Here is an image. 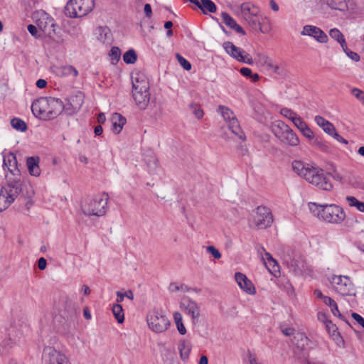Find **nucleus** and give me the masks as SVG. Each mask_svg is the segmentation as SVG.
Masks as SVG:
<instances>
[{"label": "nucleus", "mask_w": 364, "mask_h": 364, "mask_svg": "<svg viewBox=\"0 0 364 364\" xmlns=\"http://www.w3.org/2000/svg\"><path fill=\"white\" fill-rule=\"evenodd\" d=\"M26 198H31L33 190L29 184L22 183L20 179L9 181L0 191V212L8 208L14 203L20 193Z\"/></svg>", "instance_id": "1"}, {"label": "nucleus", "mask_w": 364, "mask_h": 364, "mask_svg": "<svg viewBox=\"0 0 364 364\" xmlns=\"http://www.w3.org/2000/svg\"><path fill=\"white\" fill-rule=\"evenodd\" d=\"M63 109V102L52 97H40L31 105L33 114L43 120L56 118L62 112Z\"/></svg>", "instance_id": "2"}, {"label": "nucleus", "mask_w": 364, "mask_h": 364, "mask_svg": "<svg viewBox=\"0 0 364 364\" xmlns=\"http://www.w3.org/2000/svg\"><path fill=\"white\" fill-rule=\"evenodd\" d=\"M309 209L314 216L319 220L333 224H340L346 218L343 209L336 204H318L309 203Z\"/></svg>", "instance_id": "3"}, {"label": "nucleus", "mask_w": 364, "mask_h": 364, "mask_svg": "<svg viewBox=\"0 0 364 364\" xmlns=\"http://www.w3.org/2000/svg\"><path fill=\"white\" fill-rule=\"evenodd\" d=\"M284 264L295 275H310L312 268L304 255L294 250L287 248L282 256Z\"/></svg>", "instance_id": "4"}, {"label": "nucleus", "mask_w": 364, "mask_h": 364, "mask_svg": "<svg viewBox=\"0 0 364 364\" xmlns=\"http://www.w3.org/2000/svg\"><path fill=\"white\" fill-rule=\"evenodd\" d=\"M109 200L107 193H102L94 196L87 198L81 205L82 210L87 215L102 216L106 213V208Z\"/></svg>", "instance_id": "5"}, {"label": "nucleus", "mask_w": 364, "mask_h": 364, "mask_svg": "<svg viewBox=\"0 0 364 364\" xmlns=\"http://www.w3.org/2000/svg\"><path fill=\"white\" fill-rule=\"evenodd\" d=\"M94 7V0H70L65 14L70 18H79L87 14Z\"/></svg>", "instance_id": "6"}, {"label": "nucleus", "mask_w": 364, "mask_h": 364, "mask_svg": "<svg viewBox=\"0 0 364 364\" xmlns=\"http://www.w3.org/2000/svg\"><path fill=\"white\" fill-rule=\"evenodd\" d=\"M218 111L227 123L228 127L232 134H234L237 139L245 140L246 136L242 130L239 122L233 112L223 105L218 107Z\"/></svg>", "instance_id": "7"}, {"label": "nucleus", "mask_w": 364, "mask_h": 364, "mask_svg": "<svg viewBox=\"0 0 364 364\" xmlns=\"http://www.w3.org/2000/svg\"><path fill=\"white\" fill-rule=\"evenodd\" d=\"M312 168L313 169L309 172V174H307V177L305 180L321 190L326 191H331L333 188V185L323 170L318 169L314 166Z\"/></svg>", "instance_id": "8"}, {"label": "nucleus", "mask_w": 364, "mask_h": 364, "mask_svg": "<svg viewBox=\"0 0 364 364\" xmlns=\"http://www.w3.org/2000/svg\"><path fill=\"white\" fill-rule=\"evenodd\" d=\"M147 323L150 329L158 333L164 332L170 326L167 316L158 311H151L147 315Z\"/></svg>", "instance_id": "9"}, {"label": "nucleus", "mask_w": 364, "mask_h": 364, "mask_svg": "<svg viewBox=\"0 0 364 364\" xmlns=\"http://www.w3.org/2000/svg\"><path fill=\"white\" fill-rule=\"evenodd\" d=\"M334 289L342 296L355 295L354 285L348 276L334 275L331 279Z\"/></svg>", "instance_id": "10"}, {"label": "nucleus", "mask_w": 364, "mask_h": 364, "mask_svg": "<svg viewBox=\"0 0 364 364\" xmlns=\"http://www.w3.org/2000/svg\"><path fill=\"white\" fill-rule=\"evenodd\" d=\"M42 361L43 364H71L65 355L50 346L43 348Z\"/></svg>", "instance_id": "11"}, {"label": "nucleus", "mask_w": 364, "mask_h": 364, "mask_svg": "<svg viewBox=\"0 0 364 364\" xmlns=\"http://www.w3.org/2000/svg\"><path fill=\"white\" fill-rule=\"evenodd\" d=\"M258 257L263 262L268 271L275 277L280 275L279 266L277 261L264 248L259 245L255 246Z\"/></svg>", "instance_id": "12"}, {"label": "nucleus", "mask_w": 364, "mask_h": 364, "mask_svg": "<svg viewBox=\"0 0 364 364\" xmlns=\"http://www.w3.org/2000/svg\"><path fill=\"white\" fill-rule=\"evenodd\" d=\"M273 216L269 208L258 206L254 216V223L258 229H265L271 225Z\"/></svg>", "instance_id": "13"}, {"label": "nucleus", "mask_w": 364, "mask_h": 364, "mask_svg": "<svg viewBox=\"0 0 364 364\" xmlns=\"http://www.w3.org/2000/svg\"><path fill=\"white\" fill-rule=\"evenodd\" d=\"M33 19L36 23L39 30L44 33H50V31H53L52 28L54 26L53 19L45 11H38L33 14Z\"/></svg>", "instance_id": "14"}, {"label": "nucleus", "mask_w": 364, "mask_h": 364, "mask_svg": "<svg viewBox=\"0 0 364 364\" xmlns=\"http://www.w3.org/2000/svg\"><path fill=\"white\" fill-rule=\"evenodd\" d=\"M302 36L313 37L316 41L321 43H326L328 41V36L318 27L311 25H306L301 32Z\"/></svg>", "instance_id": "15"}, {"label": "nucleus", "mask_w": 364, "mask_h": 364, "mask_svg": "<svg viewBox=\"0 0 364 364\" xmlns=\"http://www.w3.org/2000/svg\"><path fill=\"white\" fill-rule=\"evenodd\" d=\"M252 30L259 31L262 33H267L271 30V26L266 18L257 16L252 7Z\"/></svg>", "instance_id": "16"}, {"label": "nucleus", "mask_w": 364, "mask_h": 364, "mask_svg": "<svg viewBox=\"0 0 364 364\" xmlns=\"http://www.w3.org/2000/svg\"><path fill=\"white\" fill-rule=\"evenodd\" d=\"M223 48L229 55L238 61L250 63L248 55H245V52L242 49L236 47L230 41L225 42L223 43Z\"/></svg>", "instance_id": "17"}, {"label": "nucleus", "mask_w": 364, "mask_h": 364, "mask_svg": "<svg viewBox=\"0 0 364 364\" xmlns=\"http://www.w3.org/2000/svg\"><path fill=\"white\" fill-rule=\"evenodd\" d=\"M132 90L148 91L149 90V82L147 77L143 73L136 72L132 76Z\"/></svg>", "instance_id": "18"}, {"label": "nucleus", "mask_w": 364, "mask_h": 364, "mask_svg": "<svg viewBox=\"0 0 364 364\" xmlns=\"http://www.w3.org/2000/svg\"><path fill=\"white\" fill-rule=\"evenodd\" d=\"M181 305L193 320H197L199 318L200 308L196 301L188 297H185L182 299Z\"/></svg>", "instance_id": "19"}, {"label": "nucleus", "mask_w": 364, "mask_h": 364, "mask_svg": "<svg viewBox=\"0 0 364 364\" xmlns=\"http://www.w3.org/2000/svg\"><path fill=\"white\" fill-rule=\"evenodd\" d=\"M132 95L136 104L140 109H144L147 107L150 97L149 90L144 92L132 90Z\"/></svg>", "instance_id": "20"}, {"label": "nucleus", "mask_w": 364, "mask_h": 364, "mask_svg": "<svg viewBox=\"0 0 364 364\" xmlns=\"http://www.w3.org/2000/svg\"><path fill=\"white\" fill-rule=\"evenodd\" d=\"M272 70V73L276 77L279 79H287L290 77V72L286 63L282 62L278 65L270 66L268 70Z\"/></svg>", "instance_id": "21"}, {"label": "nucleus", "mask_w": 364, "mask_h": 364, "mask_svg": "<svg viewBox=\"0 0 364 364\" xmlns=\"http://www.w3.org/2000/svg\"><path fill=\"white\" fill-rule=\"evenodd\" d=\"M3 166L4 168H7L14 176L19 172L17 169V160L13 153H9L4 156Z\"/></svg>", "instance_id": "22"}, {"label": "nucleus", "mask_w": 364, "mask_h": 364, "mask_svg": "<svg viewBox=\"0 0 364 364\" xmlns=\"http://www.w3.org/2000/svg\"><path fill=\"white\" fill-rule=\"evenodd\" d=\"M313 166H311L309 164H305L301 161H294L292 162V168L293 171L299 176L306 178L307 174L309 172L311 171Z\"/></svg>", "instance_id": "23"}, {"label": "nucleus", "mask_w": 364, "mask_h": 364, "mask_svg": "<svg viewBox=\"0 0 364 364\" xmlns=\"http://www.w3.org/2000/svg\"><path fill=\"white\" fill-rule=\"evenodd\" d=\"M270 128L274 136L280 140L290 127L283 121L276 120L272 123Z\"/></svg>", "instance_id": "24"}, {"label": "nucleus", "mask_w": 364, "mask_h": 364, "mask_svg": "<svg viewBox=\"0 0 364 364\" xmlns=\"http://www.w3.org/2000/svg\"><path fill=\"white\" fill-rule=\"evenodd\" d=\"M280 141L291 146H296L299 144V139L298 136L291 128L284 133V135L281 138Z\"/></svg>", "instance_id": "25"}, {"label": "nucleus", "mask_w": 364, "mask_h": 364, "mask_svg": "<svg viewBox=\"0 0 364 364\" xmlns=\"http://www.w3.org/2000/svg\"><path fill=\"white\" fill-rule=\"evenodd\" d=\"M26 165L31 176L36 177L40 176L41 169L39 167V158L38 156L28 157L26 160Z\"/></svg>", "instance_id": "26"}, {"label": "nucleus", "mask_w": 364, "mask_h": 364, "mask_svg": "<svg viewBox=\"0 0 364 364\" xmlns=\"http://www.w3.org/2000/svg\"><path fill=\"white\" fill-rule=\"evenodd\" d=\"M97 38L102 43H110L112 35L110 29L107 26H100L97 29Z\"/></svg>", "instance_id": "27"}, {"label": "nucleus", "mask_w": 364, "mask_h": 364, "mask_svg": "<svg viewBox=\"0 0 364 364\" xmlns=\"http://www.w3.org/2000/svg\"><path fill=\"white\" fill-rule=\"evenodd\" d=\"M84 94L81 92H77L76 93L70 95L68 98V101L70 102V105L73 106L74 110H80L83 102H84Z\"/></svg>", "instance_id": "28"}, {"label": "nucleus", "mask_w": 364, "mask_h": 364, "mask_svg": "<svg viewBox=\"0 0 364 364\" xmlns=\"http://www.w3.org/2000/svg\"><path fill=\"white\" fill-rule=\"evenodd\" d=\"M223 23L230 28L234 29L236 32L244 34L242 28L237 23V22L226 12L221 14Z\"/></svg>", "instance_id": "29"}, {"label": "nucleus", "mask_w": 364, "mask_h": 364, "mask_svg": "<svg viewBox=\"0 0 364 364\" xmlns=\"http://www.w3.org/2000/svg\"><path fill=\"white\" fill-rule=\"evenodd\" d=\"M314 120L317 125L321 127L323 130L328 135L335 131L336 128L334 125L329 121L324 119L323 117L317 115L315 117Z\"/></svg>", "instance_id": "30"}, {"label": "nucleus", "mask_w": 364, "mask_h": 364, "mask_svg": "<svg viewBox=\"0 0 364 364\" xmlns=\"http://www.w3.org/2000/svg\"><path fill=\"white\" fill-rule=\"evenodd\" d=\"M112 129L119 134L126 123V119L119 113H114L112 117Z\"/></svg>", "instance_id": "31"}, {"label": "nucleus", "mask_w": 364, "mask_h": 364, "mask_svg": "<svg viewBox=\"0 0 364 364\" xmlns=\"http://www.w3.org/2000/svg\"><path fill=\"white\" fill-rule=\"evenodd\" d=\"M235 279L238 286L247 294H250V280L247 276L241 272H236Z\"/></svg>", "instance_id": "32"}, {"label": "nucleus", "mask_w": 364, "mask_h": 364, "mask_svg": "<svg viewBox=\"0 0 364 364\" xmlns=\"http://www.w3.org/2000/svg\"><path fill=\"white\" fill-rule=\"evenodd\" d=\"M323 303L331 308V311L335 316L338 317L340 319L345 321L346 323L349 324L348 321L346 320L344 316L340 313L337 304L333 299L331 297H324Z\"/></svg>", "instance_id": "33"}, {"label": "nucleus", "mask_w": 364, "mask_h": 364, "mask_svg": "<svg viewBox=\"0 0 364 364\" xmlns=\"http://www.w3.org/2000/svg\"><path fill=\"white\" fill-rule=\"evenodd\" d=\"M254 62L257 66L264 67L267 70L272 66V60L267 55L259 53L255 54Z\"/></svg>", "instance_id": "34"}, {"label": "nucleus", "mask_w": 364, "mask_h": 364, "mask_svg": "<svg viewBox=\"0 0 364 364\" xmlns=\"http://www.w3.org/2000/svg\"><path fill=\"white\" fill-rule=\"evenodd\" d=\"M311 144L322 151L328 152L330 151L328 143L318 136L314 138Z\"/></svg>", "instance_id": "35"}, {"label": "nucleus", "mask_w": 364, "mask_h": 364, "mask_svg": "<svg viewBox=\"0 0 364 364\" xmlns=\"http://www.w3.org/2000/svg\"><path fill=\"white\" fill-rule=\"evenodd\" d=\"M327 4L335 10L345 11L348 8L346 0H327Z\"/></svg>", "instance_id": "36"}, {"label": "nucleus", "mask_w": 364, "mask_h": 364, "mask_svg": "<svg viewBox=\"0 0 364 364\" xmlns=\"http://www.w3.org/2000/svg\"><path fill=\"white\" fill-rule=\"evenodd\" d=\"M200 9L205 14V11L215 13L217 10L215 4L211 0H200Z\"/></svg>", "instance_id": "37"}, {"label": "nucleus", "mask_w": 364, "mask_h": 364, "mask_svg": "<svg viewBox=\"0 0 364 364\" xmlns=\"http://www.w3.org/2000/svg\"><path fill=\"white\" fill-rule=\"evenodd\" d=\"M346 200L350 207H355L360 212H364V202L358 200L354 196H347Z\"/></svg>", "instance_id": "38"}, {"label": "nucleus", "mask_w": 364, "mask_h": 364, "mask_svg": "<svg viewBox=\"0 0 364 364\" xmlns=\"http://www.w3.org/2000/svg\"><path fill=\"white\" fill-rule=\"evenodd\" d=\"M174 321L177 326V329L180 334L184 335L186 333V329L182 322V315L181 313L176 311L173 314Z\"/></svg>", "instance_id": "39"}, {"label": "nucleus", "mask_w": 364, "mask_h": 364, "mask_svg": "<svg viewBox=\"0 0 364 364\" xmlns=\"http://www.w3.org/2000/svg\"><path fill=\"white\" fill-rule=\"evenodd\" d=\"M112 313H113L115 318L118 321V323H123V321L124 320V316L122 306L120 304H117L113 306Z\"/></svg>", "instance_id": "40"}, {"label": "nucleus", "mask_w": 364, "mask_h": 364, "mask_svg": "<svg viewBox=\"0 0 364 364\" xmlns=\"http://www.w3.org/2000/svg\"><path fill=\"white\" fill-rule=\"evenodd\" d=\"M123 60L127 64H134L137 60V54L134 49H129L123 55Z\"/></svg>", "instance_id": "41"}, {"label": "nucleus", "mask_w": 364, "mask_h": 364, "mask_svg": "<svg viewBox=\"0 0 364 364\" xmlns=\"http://www.w3.org/2000/svg\"><path fill=\"white\" fill-rule=\"evenodd\" d=\"M12 127L18 131L25 132L27 129V125L24 121L18 118H14L11 121Z\"/></svg>", "instance_id": "42"}, {"label": "nucleus", "mask_w": 364, "mask_h": 364, "mask_svg": "<svg viewBox=\"0 0 364 364\" xmlns=\"http://www.w3.org/2000/svg\"><path fill=\"white\" fill-rule=\"evenodd\" d=\"M109 57L112 64H116L120 60L121 50L117 46H113L109 53Z\"/></svg>", "instance_id": "43"}, {"label": "nucleus", "mask_w": 364, "mask_h": 364, "mask_svg": "<svg viewBox=\"0 0 364 364\" xmlns=\"http://www.w3.org/2000/svg\"><path fill=\"white\" fill-rule=\"evenodd\" d=\"M329 36L338 43H344V36L338 28H332L329 31Z\"/></svg>", "instance_id": "44"}, {"label": "nucleus", "mask_w": 364, "mask_h": 364, "mask_svg": "<svg viewBox=\"0 0 364 364\" xmlns=\"http://www.w3.org/2000/svg\"><path fill=\"white\" fill-rule=\"evenodd\" d=\"M178 350L181 353V356L182 358H187L188 356V352H190L191 348L185 341H181L178 344Z\"/></svg>", "instance_id": "45"}, {"label": "nucleus", "mask_w": 364, "mask_h": 364, "mask_svg": "<svg viewBox=\"0 0 364 364\" xmlns=\"http://www.w3.org/2000/svg\"><path fill=\"white\" fill-rule=\"evenodd\" d=\"M16 340H12L11 338L4 339L1 343V352H9V350L16 343Z\"/></svg>", "instance_id": "46"}, {"label": "nucleus", "mask_w": 364, "mask_h": 364, "mask_svg": "<svg viewBox=\"0 0 364 364\" xmlns=\"http://www.w3.org/2000/svg\"><path fill=\"white\" fill-rule=\"evenodd\" d=\"M280 114L291 122H293V119H296L298 117L296 112L287 107L282 108L280 109Z\"/></svg>", "instance_id": "47"}, {"label": "nucleus", "mask_w": 364, "mask_h": 364, "mask_svg": "<svg viewBox=\"0 0 364 364\" xmlns=\"http://www.w3.org/2000/svg\"><path fill=\"white\" fill-rule=\"evenodd\" d=\"M240 141V139H238ZM247 140V139L244 141L240 140L239 142V144L237 146V152L240 156H248L249 150L248 147L246 144H242L243 142H245Z\"/></svg>", "instance_id": "48"}, {"label": "nucleus", "mask_w": 364, "mask_h": 364, "mask_svg": "<svg viewBox=\"0 0 364 364\" xmlns=\"http://www.w3.org/2000/svg\"><path fill=\"white\" fill-rule=\"evenodd\" d=\"M176 59L178 60V63L183 69H185L186 70H190L191 69V64L183 56H181L178 53H176Z\"/></svg>", "instance_id": "49"}, {"label": "nucleus", "mask_w": 364, "mask_h": 364, "mask_svg": "<svg viewBox=\"0 0 364 364\" xmlns=\"http://www.w3.org/2000/svg\"><path fill=\"white\" fill-rule=\"evenodd\" d=\"M117 301L118 303L122 302L124 299L126 297H127L130 300H133V299H134V295L131 290H129L128 291H127L125 293L117 291Z\"/></svg>", "instance_id": "50"}, {"label": "nucleus", "mask_w": 364, "mask_h": 364, "mask_svg": "<svg viewBox=\"0 0 364 364\" xmlns=\"http://www.w3.org/2000/svg\"><path fill=\"white\" fill-rule=\"evenodd\" d=\"M302 135L306 137L311 142L314 139L316 136L314 132L310 129L309 126L305 127L304 129L301 132Z\"/></svg>", "instance_id": "51"}, {"label": "nucleus", "mask_w": 364, "mask_h": 364, "mask_svg": "<svg viewBox=\"0 0 364 364\" xmlns=\"http://www.w3.org/2000/svg\"><path fill=\"white\" fill-rule=\"evenodd\" d=\"M325 325L329 333H332L333 336H335L336 334H339L336 326L333 324L331 321L326 320L325 321Z\"/></svg>", "instance_id": "52"}, {"label": "nucleus", "mask_w": 364, "mask_h": 364, "mask_svg": "<svg viewBox=\"0 0 364 364\" xmlns=\"http://www.w3.org/2000/svg\"><path fill=\"white\" fill-rule=\"evenodd\" d=\"M206 250L209 252L215 259H219L221 258L222 255L220 251L214 246L209 245L206 247Z\"/></svg>", "instance_id": "53"}, {"label": "nucleus", "mask_w": 364, "mask_h": 364, "mask_svg": "<svg viewBox=\"0 0 364 364\" xmlns=\"http://www.w3.org/2000/svg\"><path fill=\"white\" fill-rule=\"evenodd\" d=\"M292 122L300 132L304 130L305 127L308 126L307 124L301 119V117L299 116L296 119H293Z\"/></svg>", "instance_id": "54"}, {"label": "nucleus", "mask_w": 364, "mask_h": 364, "mask_svg": "<svg viewBox=\"0 0 364 364\" xmlns=\"http://www.w3.org/2000/svg\"><path fill=\"white\" fill-rule=\"evenodd\" d=\"M63 73L66 75H73L74 77L77 76V70L72 65H67L63 68Z\"/></svg>", "instance_id": "55"}, {"label": "nucleus", "mask_w": 364, "mask_h": 364, "mask_svg": "<svg viewBox=\"0 0 364 364\" xmlns=\"http://www.w3.org/2000/svg\"><path fill=\"white\" fill-rule=\"evenodd\" d=\"M351 93L364 105V92L358 88H353Z\"/></svg>", "instance_id": "56"}, {"label": "nucleus", "mask_w": 364, "mask_h": 364, "mask_svg": "<svg viewBox=\"0 0 364 364\" xmlns=\"http://www.w3.org/2000/svg\"><path fill=\"white\" fill-rule=\"evenodd\" d=\"M190 107L193 109V114L197 119H201L203 117L204 112L203 109L199 107H197L195 105L191 104Z\"/></svg>", "instance_id": "57"}, {"label": "nucleus", "mask_w": 364, "mask_h": 364, "mask_svg": "<svg viewBox=\"0 0 364 364\" xmlns=\"http://www.w3.org/2000/svg\"><path fill=\"white\" fill-rule=\"evenodd\" d=\"M146 162L147 166L152 170L155 169L157 166V159L155 156H150L149 159H146Z\"/></svg>", "instance_id": "58"}, {"label": "nucleus", "mask_w": 364, "mask_h": 364, "mask_svg": "<svg viewBox=\"0 0 364 364\" xmlns=\"http://www.w3.org/2000/svg\"><path fill=\"white\" fill-rule=\"evenodd\" d=\"M63 110H64L65 112V113L68 115H72L79 111V110H74L73 109V106L70 105V102H68V101L67 102V103L65 105H63Z\"/></svg>", "instance_id": "59"}, {"label": "nucleus", "mask_w": 364, "mask_h": 364, "mask_svg": "<svg viewBox=\"0 0 364 364\" xmlns=\"http://www.w3.org/2000/svg\"><path fill=\"white\" fill-rule=\"evenodd\" d=\"M330 136L333 137L338 142L343 143L344 144H348V143L346 139H345L343 137H342L341 135L338 134V133L336 132V129H335V131L330 134Z\"/></svg>", "instance_id": "60"}, {"label": "nucleus", "mask_w": 364, "mask_h": 364, "mask_svg": "<svg viewBox=\"0 0 364 364\" xmlns=\"http://www.w3.org/2000/svg\"><path fill=\"white\" fill-rule=\"evenodd\" d=\"M38 28L34 25L30 24L28 26V32L34 37L38 38L40 35L38 34Z\"/></svg>", "instance_id": "61"}, {"label": "nucleus", "mask_w": 364, "mask_h": 364, "mask_svg": "<svg viewBox=\"0 0 364 364\" xmlns=\"http://www.w3.org/2000/svg\"><path fill=\"white\" fill-rule=\"evenodd\" d=\"M254 109L256 113L260 115L263 114L265 112V107L261 102H259L258 104L254 103Z\"/></svg>", "instance_id": "62"}, {"label": "nucleus", "mask_w": 364, "mask_h": 364, "mask_svg": "<svg viewBox=\"0 0 364 364\" xmlns=\"http://www.w3.org/2000/svg\"><path fill=\"white\" fill-rule=\"evenodd\" d=\"M353 318L364 328V318H363L360 314L357 313L352 314Z\"/></svg>", "instance_id": "63"}, {"label": "nucleus", "mask_w": 364, "mask_h": 364, "mask_svg": "<svg viewBox=\"0 0 364 364\" xmlns=\"http://www.w3.org/2000/svg\"><path fill=\"white\" fill-rule=\"evenodd\" d=\"M346 54L355 62H358L360 60V55L357 53L351 51L350 50H349Z\"/></svg>", "instance_id": "64"}]
</instances>
